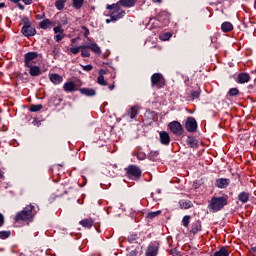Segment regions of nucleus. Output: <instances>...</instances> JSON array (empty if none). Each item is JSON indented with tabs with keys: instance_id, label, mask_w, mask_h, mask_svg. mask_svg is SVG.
<instances>
[{
	"instance_id": "obj_1",
	"label": "nucleus",
	"mask_w": 256,
	"mask_h": 256,
	"mask_svg": "<svg viewBox=\"0 0 256 256\" xmlns=\"http://www.w3.org/2000/svg\"><path fill=\"white\" fill-rule=\"evenodd\" d=\"M43 55L38 52H27L24 54V67L29 69V74L31 77H39L41 75V67L37 66L41 63Z\"/></svg>"
},
{
	"instance_id": "obj_2",
	"label": "nucleus",
	"mask_w": 256,
	"mask_h": 256,
	"mask_svg": "<svg viewBox=\"0 0 256 256\" xmlns=\"http://www.w3.org/2000/svg\"><path fill=\"white\" fill-rule=\"evenodd\" d=\"M37 213H39V206L37 204H29L23 210L16 213L14 220L17 223H21V221L27 224L33 223Z\"/></svg>"
},
{
	"instance_id": "obj_3",
	"label": "nucleus",
	"mask_w": 256,
	"mask_h": 256,
	"mask_svg": "<svg viewBox=\"0 0 256 256\" xmlns=\"http://www.w3.org/2000/svg\"><path fill=\"white\" fill-rule=\"evenodd\" d=\"M106 9L107 11L105 12V15L111 17V21H119V19L125 17V10L121 8L119 3L107 5Z\"/></svg>"
},
{
	"instance_id": "obj_4",
	"label": "nucleus",
	"mask_w": 256,
	"mask_h": 256,
	"mask_svg": "<svg viewBox=\"0 0 256 256\" xmlns=\"http://www.w3.org/2000/svg\"><path fill=\"white\" fill-rule=\"evenodd\" d=\"M228 203L227 197H215L213 196L210 200V203L208 205L210 211L213 213H217L218 211H221L223 207H225Z\"/></svg>"
},
{
	"instance_id": "obj_5",
	"label": "nucleus",
	"mask_w": 256,
	"mask_h": 256,
	"mask_svg": "<svg viewBox=\"0 0 256 256\" xmlns=\"http://www.w3.org/2000/svg\"><path fill=\"white\" fill-rule=\"evenodd\" d=\"M167 85L165 77L161 73H154L151 76V87L153 89H163Z\"/></svg>"
},
{
	"instance_id": "obj_6",
	"label": "nucleus",
	"mask_w": 256,
	"mask_h": 256,
	"mask_svg": "<svg viewBox=\"0 0 256 256\" xmlns=\"http://www.w3.org/2000/svg\"><path fill=\"white\" fill-rule=\"evenodd\" d=\"M24 26L22 27V35L24 37H33L37 35V30L31 26V21L28 20V18L23 20Z\"/></svg>"
},
{
	"instance_id": "obj_7",
	"label": "nucleus",
	"mask_w": 256,
	"mask_h": 256,
	"mask_svg": "<svg viewBox=\"0 0 256 256\" xmlns=\"http://www.w3.org/2000/svg\"><path fill=\"white\" fill-rule=\"evenodd\" d=\"M126 175L129 177V179H134L137 181V179H141V168L135 165H129L127 168H125Z\"/></svg>"
},
{
	"instance_id": "obj_8",
	"label": "nucleus",
	"mask_w": 256,
	"mask_h": 256,
	"mask_svg": "<svg viewBox=\"0 0 256 256\" xmlns=\"http://www.w3.org/2000/svg\"><path fill=\"white\" fill-rule=\"evenodd\" d=\"M168 128L170 129L171 133H173V135H183V125H181V123L178 121L170 122L168 124Z\"/></svg>"
},
{
	"instance_id": "obj_9",
	"label": "nucleus",
	"mask_w": 256,
	"mask_h": 256,
	"mask_svg": "<svg viewBox=\"0 0 256 256\" xmlns=\"http://www.w3.org/2000/svg\"><path fill=\"white\" fill-rule=\"evenodd\" d=\"M185 127L188 133H195V131H197V120L193 117H188Z\"/></svg>"
},
{
	"instance_id": "obj_10",
	"label": "nucleus",
	"mask_w": 256,
	"mask_h": 256,
	"mask_svg": "<svg viewBox=\"0 0 256 256\" xmlns=\"http://www.w3.org/2000/svg\"><path fill=\"white\" fill-rule=\"evenodd\" d=\"M159 140L162 145H169L171 143V136H169L167 131H161L159 133Z\"/></svg>"
},
{
	"instance_id": "obj_11",
	"label": "nucleus",
	"mask_w": 256,
	"mask_h": 256,
	"mask_svg": "<svg viewBox=\"0 0 256 256\" xmlns=\"http://www.w3.org/2000/svg\"><path fill=\"white\" fill-rule=\"evenodd\" d=\"M231 183V180L228 178H219L216 180V187L219 189H227Z\"/></svg>"
},
{
	"instance_id": "obj_12",
	"label": "nucleus",
	"mask_w": 256,
	"mask_h": 256,
	"mask_svg": "<svg viewBox=\"0 0 256 256\" xmlns=\"http://www.w3.org/2000/svg\"><path fill=\"white\" fill-rule=\"evenodd\" d=\"M63 89L66 93H73V91H77V85L73 81L65 82L63 85Z\"/></svg>"
},
{
	"instance_id": "obj_13",
	"label": "nucleus",
	"mask_w": 256,
	"mask_h": 256,
	"mask_svg": "<svg viewBox=\"0 0 256 256\" xmlns=\"http://www.w3.org/2000/svg\"><path fill=\"white\" fill-rule=\"evenodd\" d=\"M249 81H251V76L249 75V73L242 72L237 75V83L243 85L245 83H249Z\"/></svg>"
},
{
	"instance_id": "obj_14",
	"label": "nucleus",
	"mask_w": 256,
	"mask_h": 256,
	"mask_svg": "<svg viewBox=\"0 0 256 256\" xmlns=\"http://www.w3.org/2000/svg\"><path fill=\"white\" fill-rule=\"evenodd\" d=\"M49 80L54 85H61V83H63V76L57 73H52V74H49Z\"/></svg>"
},
{
	"instance_id": "obj_15",
	"label": "nucleus",
	"mask_w": 256,
	"mask_h": 256,
	"mask_svg": "<svg viewBox=\"0 0 256 256\" xmlns=\"http://www.w3.org/2000/svg\"><path fill=\"white\" fill-rule=\"evenodd\" d=\"M159 253V246L155 245V244H150L148 246V248L146 249V256H157V254Z\"/></svg>"
},
{
	"instance_id": "obj_16",
	"label": "nucleus",
	"mask_w": 256,
	"mask_h": 256,
	"mask_svg": "<svg viewBox=\"0 0 256 256\" xmlns=\"http://www.w3.org/2000/svg\"><path fill=\"white\" fill-rule=\"evenodd\" d=\"M157 21L162 23V25L169 24V13L162 11L158 14Z\"/></svg>"
},
{
	"instance_id": "obj_17",
	"label": "nucleus",
	"mask_w": 256,
	"mask_h": 256,
	"mask_svg": "<svg viewBox=\"0 0 256 256\" xmlns=\"http://www.w3.org/2000/svg\"><path fill=\"white\" fill-rule=\"evenodd\" d=\"M40 29H51V27H55V22L50 21L49 19H44L39 23Z\"/></svg>"
},
{
	"instance_id": "obj_18",
	"label": "nucleus",
	"mask_w": 256,
	"mask_h": 256,
	"mask_svg": "<svg viewBox=\"0 0 256 256\" xmlns=\"http://www.w3.org/2000/svg\"><path fill=\"white\" fill-rule=\"evenodd\" d=\"M79 223L82 227H84V229H91L95 221L92 218H86L81 220Z\"/></svg>"
},
{
	"instance_id": "obj_19",
	"label": "nucleus",
	"mask_w": 256,
	"mask_h": 256,
	"mask_svg": "<svg viewBox=\"0 0 256 256\" xmlns=\"http://www.w3.org/2000/svg\"><path fill=\"white\" fill-rule=\"evenodd\" d=\"M80 93L86 95V97H94L96 95L95 89L93 88H80Z\"/></svg>"
},
{
	"instance_id": "obj_20",
	"label": "nucleus",
	"mask_w": 256,
	"mask_h": 256,
	"mask_svg": "<svg viewBox=\"0 0 256 256\" xmlns=\"http://www.w3.org/2000/svg\"><path fill=\"white\" fill-rule=\"evenodd\" d=\"M231 250L227 247H221L218 251L214 252L213 256H229Z\"/></svg>"
},
{
	"instance_id": "obj_21",
	"label": "nucleus",
	"mask_w": 256,
	"mask_h": 256,
	"mask_svg": "<svg viewBox=\"0 0 256 256\" xmlns=\"http://www.w3.org/2000/svg\"><path fill=\"white\" fill-rule=\"evenodd\" d=\"M107 72L105 70H100L99 71V76L97 78V83L99 85H102V86H107V81L105 80V77L103 75H105Z\"/></svg>"
},
{
	"instance_id": "obj_22",
	"label": "nucleus",
	"mask_w": 256,
	"mask_h": 256,
	"mask_svg": "<svg viewBox=\"0 0 256 256\" xmlns=\"http://www.w3.org/2000/svg\"><path fill=\"white\" fill-rule=\"evenodd\" d=\"M221 30L223 33H231L233 31V24L231 22H224L221 25Z\"/></svg>"
},
{
	"instance_id": "obj_23",
	"label": "nucleus",
	"mask_w": 256,
	"mask_h": 256,
	"mask_svg": "<svg viewBox=\"0 0 256 256\" xmlns=\"http://www.w3.org/2000/svg\"><path fill=\"white\" fill-rule=\"evenodd\" d=\"M119 5H122V7H135L136 0H119Z\"/></svg>"
},
{
	"instance_id": "obj_24",
	"label": "nucleus",
	"mask_w": 256,
	"mask_h": 256,
	"mask_svg": "<svg viewBox=\"0 0 256 256\" xmlns=\"http://www.w3.org/2000/svg\"><path fill=\"white\" fill-rule=\"evenodd\" d=\"M199 231H201V222L196 221V222L192 223L190 233H193V235H197V233H199Z\"/></svg>"
},
{
	"instance_id": "obj_25",
	"label": "nucleus",
	"mask_w": 256,
	"mask_h": 256,
	"mask_svg": "<svg viewBox=\"0 0 256 256\" xmlns=\"http://www.w3.org/2000/svg\"><path fill=\"white\" fill-rule=\"evenodd\" d=\"M128 115L129 117H131L132 119H135L137 117V115H139V107L137 105L132 106L129 111H128Z\"/></svg>"
},
{
	"instance_id": "obj_26",
	"label": "nucleus",
	"mask_w": 256,
	"mask_h": 256,
	"mask_svg": "<svg viewBox=\"0 0 256 256\" xmlns=\"http://www.w3.org/2000/svg\"><path fill=\"white\" fill-rule=\"evenodd\" d=\"M249 197H251V194L248 192H241L238 195V201H240V203H247L249 201Z\"/></svg>"
},
{
	"instance_id": "obj_27",
	"label": "nucleus",
	"mask_w": 256,
	"mask_h": 256,
	"mask_svg": "<svg viewBox=\"0 0 256 256\" xmlns=\"http://www.w3.org/2000/svg\"><path fill=\"white\" fill-rule=\"evenodd\" d=\"M65 3H67V0H56V9H58V11H63V9H65Z\"/></svg>"
},
{
	"instance_id": "obj_28",
	"label": "nucleus",
	"mask_w": 256,
	"mask_h": 256,
	"mask_svg": "<svg viewBox=\"0 0 256 256\" xmlns=\"http://www.w3.org/2000/svg\"><path fill=\"white\" fill-rule=\"evenodd\" d=\"M107 171H108V173H109V175H110V177H115V175H117V172H116V170H117V165H108L107 166ZM115 169V170H114Z\"/></svg>"
},
{
	"instance_id": "obj_29",
	"label": "nucleus",
	"mask_w": 256,
	"mask_h": 256,
	"mask_svg": "<svg viewBox=\"0 0 256 256\" xmlns=\"http://www.w3.org/2000/svg\"><path fill=\"white\" fill-rule=\"evenodd\" d=\"M180 209H191L193 207V203L191 201H180L179 202Z\"/></svg>"
},
{
	"instance_id": "obj_30",
	"label": "nucleus",
	"mask_w": 256,
	"mask_h": 256,
	"mask_svg": "<svg viewBox=\"0 0 256 256\" xmlns=\"http://www.w3.org/2000/svg\"><path fill=\"white\" fill-rule=\"evenodd\" d=\"M88 49H90V51H93V53H96V55H101V48L98 47L97 44L88 45Z\"/></svg>"
},
{
	"instance_id": "obj_31",
	"label": "nucleus",
	"mask_w": 256,
	"mask_h": 256,
	"mask_svg": "<svg viewBox=\"0 0 256 256\" xmlns=\"http://www.w3.org/2000/svg\"><path fill=\"white\" fill-rule=\"evenodd\" d=\"M85 3V0H72V5L74 9H81L83 7V4Z\"/></svg>"
},
{
	"instance_id": "obj_32",
	"label": "nucleus",
	"mask_w": 256,
	"mask_h": 256,
	"mask_svg": "<svg viewBox=\"0 0 256 256\" xmlns=\"http://www.w3.org/2000/svg\"><path fill=\"white\" fill-rule=\"evenodd\" d=\"M41 109H43V105L37 104V105H31L29 108V111H31V113H37V111H41Z\"/></svg>"
},
{
	"instance_id": "obj_33",
	"label": "nucleus",
	"mask_w": 256,
	"mask_h": 256,
	"mask_svg": "<svg viewBox=\"0 0 256 256\" xmlns=\"http://www.w3.org/2000/svg\"><path fill=\"white\" fill-rule=\"evenodd\" d=\"M186 143L192 148L197 147V140H195L193 137H188Z\"/></svg>"
},
{
	"instance_id": "obj_34",
	"label": "nucleus",
	"mask_w": 256,
	"mask_h": 256,
	"mask_svg": "<svg viewBox=\"0 0 256 256\" xmlns=\"http://www.w3.org/2000/svg\"><path fill=\"white\" fill-rule=\"evenodd\" d=\"M162 211L161 210H158V211H155V212H149L147 214V219H155V217H159V215H161Z\"/></svg>"
},
{
	"instance_id": "obj_35",
	"label": "nucleus",
	"mask_w": 256,
	"mask_h": 256,
	"mask_svg": "<svg viewBox=\"0 0 256 256\" xmlns=\"http://www.w3.org/2000/svg\"><path fill=\"white\" fill-rule=\"evenodd\" d=\"M191 223V216L186 215L182 219V225L183 227H189V224Z\"/></svg>"
},
{
	"instance_id": "obj_36",
	"label": "nucleus",
	"mask_w": 256,
	"mask_h": 256,
	"mask_svg": "<svg viewBox=\"0 0 256 256\" xmlns=\"http://www.w3.org/2000/svg\"><path fill=\"white\" fill-rule=\"evenodd\" d=\"M11 3H15L20 11H25V6L21 4V0H10Z\"/></svg>"
},
{
	"instance_id": "obj_37",
	"label": "nucleus",
	"mask_w": 256,
	"mask_h": 256,
	"mask_svg": "<svg viewBox=\"0 0 256 256\" xmlns=\"http://www.w3.org/2000/svg\"><path fill=\"white\" fill-rule=\"evenodd\" d=\"M172 34L169 32L163 33L160 35V39L161 41H169V39H171Z\"/></svg>"
},
{
	"instance_id": "obj_38",
	"label": "nucleus",
	"mask_w": 256,
	"mask_h": 256,
	"mask_svg": "<svg viewBox=\"0 0 256 256\" xmlns=\"http://www.w3.org/2000/svg\"><path fill=\"white\" fill-rule=\"evenodd\" d=\"M58 191H60V193L57 194L58 197H63V195H67L65 185H60Z\"/></svg>"
},
{
	"instance_id": "obj_39",
	"label": "nucleus",
	"mask_w": 256,
	"mask_h": 256,
	"mask_svg": "<svg viewBox=\"0 0 256 256\" xmlns=\"http://www.w3.org/2000/svg\"><path fill=\"white\" fill-rule=\"evenodd\" d=\"M54 39H55L56 43H59L60 41H63V39H65V33L62 32V33L56 34L54 36Z\"/></svg>"
},
{
	"instance_id": "obj_40",
	"label": "nucleus",
	"mask_w": 256,
	"mask_h": 256,
	"mask_svg": "<svg viewBox=\"0 0 256 256\" xmlns=\"http://www.w3.org/2000/svg\"><path fill=\"white\" fill-rule=\"evenodd\" d=\"M11 236V231H1L0 239H7Z\"/></svg>"
},
{
	"instance_id": "obj_41",
	"label": "nucleus",
	"mask_w": 256,
	"mask_h": 256,
	"mask_svg": "<svg viewBox=\"0 0 256 256\" xmlns=\"http://www.w3.org/2000/svg\"><path fill=\"white\" fill-rule=\"evenodd\" d=\"M53 31L55 34H59L64 33L65 30H63V26L61 24H58L56 27H54Z\"/></svg>"
},
{
	"instance_id": "obj_42",
	"label": "nucleus",
	"mask_w": 256,
	"mask_h": 256,
	"mask_svg": "<svg viewBox=\"0 0 256 256\" xmlns=\"http://www.w3.org/2000/svg\"><path fill=\"white\" fill-rule=\"evenodd\" d=\"M239 93V89L237 88H231L228 92V95L230 97H236V95Z\"/></svg>"
},
{
	"instance_id": "obj_43",
	"label": "nucleus",
	"mask_w": 256,
	"mask_h": 256,
	"mask_svg": "<svg viewBox=\"0 0 256 256\" xmlns=\"http://www.w3.org/2000/svg\"><path fill=\"white\" fill-rule=\"evenodd\" d=\"M191 97L192 99H199V97H201V90L192 92Z\"/></svg>"
},
{
	"instance_id": "obj_44",
	"label": "nucleus",
	"mask_w": 256,
	"mask_h": 256,
	"mask_svg": "<svg viewBox=\"0 0 256 256\" xmlns=\"http://www.w3.org/2000/svg\"><path fill=\"white\" fill-rule=\"evenodd\" d=\"M70 53H72V55H77L79 53V46L76 47H72L69 49Z\"/></svg>"
},
{
	"instance_id": "obj_45",
	"label": "nucleus",
	"mask_w": 256,
	"mask_h": 256,
	"mask_svg": "<svg viewBox=\"0 0 256 256\" xmlns=\"http://www.w3.org/2000/svg\"><path fill=\"white\" fill-rule=\"evenodd\" d=\"M149 157H150V159H155V158L159 157V151H151L149 153Z\"/></svg>"
},
{
	"instance_id": "obj_46",
	"label": "nucleus",
	"mask_w": 256,
	"mask_h": 256,
	"mask_svg": "<svg viewBox=\"0 0 256 256\" xmlns=\"http://www.w3.org/2000/svg\"><path fill=\"white\" fill-rule=\"evenodd\" d=\"M83 71H93V65L89 64V65H81Z\"/></svg>"
},
{
	"instance_id": "obj_47",
	"label": "nucleus",
	"mask_w": 256,
	"mask_h": 256,
	"mask_svg": "<svg viewBox=\"0 0 256 256\" xmlns=\"http://www.w3.org/2000/svg\"><path fill=\"white\" fill-rule=\"evenodd\" d=\"M81 57H91L89 50H81Z\"/></svg>"
},
{
	"instance_id": "obj_48",
	"label": "nucleus",
	"mask_w": 256,
	"mask_h": 256,
	"mask_svg": "<svg viewBox=\"0 0 256 256\" xmlns=\"http://www.w3.org/2000/svg\"><path fill=\"white\" fill-rule=\"evenodd\" d=\"M46 15L45 12L41 13V14H37L35 16V19H37V21H41L42 19H45Z\"/></svg>"
},
{
	"instance_id": "obj_49",
	"label": "nucleus",
	"mask_w": 256,
	"mask_h": 256,
	"mask_svg": "<svg viewBox=\"0 0 256 256\" xmlns=\"http://www.w3.org/2000/svg\"><path fill=\"white\" fill-rule=\"evenodd\" d=\"M82 30L84 31V37H89V28L82 26Z\"/></svg>"
},
{
	"instance_id": "obj_50",
	"label": "nucleus",
	"mask_w": 256,
	"mask_h": 256,
	"mask_svg": "<svg viewBox=\"0 0 256 256\" xmlns=\"http://www.w3.org/2000/svg\"><path fill=\"white\" fill-rule=\"evenodd\" d=\"M5 225V216L0 213V227H3Z\"/></svg>"
},
{
	"instance_id": "obj_51",
	"label": "nucleus",
	"mask_w": 256,
	"mask_h": 256,
	"mask_svg": "<svg viewBox=\"0 0 256 256\" xmlns=\"http://www.w3.org/2000/svg\"><path fill=\"white\" fill-rule=\"evenodd\" d=\"M78 49H79L80 51H85V50L89 49V46H87V45H81V46H78Z\"/></svg>"
},
{
	"instance_id": "obj_52",
	"label": "nucleus",
	"mask_w": 256,
	"mask_h": 256,
	"mask_svg": "<svg viewBox=\"0 0 256 256\" xmlns=\"http://www.w3.org/2000/svg\"><path fill=\"white\" fill-rule=\"evenodd\" d=\"M136 157H137V159L143 160V159H145V153H138L136 155Z\"/></svg>"
},
{
	"instance_id": "obj_53",
	"label": "nucleus",
	"mask_w": 256,
	"mask_h": 256,
	"mask_svg": "<svg viewBox=\"0 0 256 256\" xmlns=\"http://www.w3.org/2000/svg\"><path fill=\"white\" fill-rule=\"evenodd\" d=\"M22 2L26 5H31L33 3V0H22Z\"/></svg>"
},
{
	"instance_id": "obj_54",
	"label": "nucleus",
	"mask_w": 256,
	"mask_h": 256,
	"mask_svg": "<svg viewBox=\"0 0 256 256\" xmlns=\"http://www.w3.org/2000/svg\"><path fill=\"white\" fill-rule=\"evenodd\" d=\"M137 239V235L130 236L129 241H135Z\"/></svg>"
},
{
	"instance_id": "obj_55",
	"label": "nucleus",
	"mask_w": 256,
	"mask_h": 256,
	"mask_svg": "<svg viewBox=\"0 0 256 256\" xmlns=\"http://www.w3.org/2000/svg\"><path fill=\"white\" fill-rule=\"evenodd\" d=\"M128 256H137V252L136 251H131Z\"/></svg>"
},
{
	"instance_id": "obj_56",
	"label": "nucleus",
	"mask_w": 256,
	"mask_h": 256,
	"mask_svg": "<svg viewBox=\"0 0 256 256\" xmlns=\"http://www.w3.org/2000/svg\"><path fill=\"white\" fill-rule=\"evenodd\" d=\"M4 7H5V3L4 2L0 3V9H3Z\"/></svg>"
},
{
	"instance_id": "obj_57",
	"label": "nucleus",
	"mask_w": 256,
	"mask_h": 256,
	"mask_svg": "<svg viewBox=\"0 0 256 256\" xmlns=\"http://www.w3.org/2000/svg\"><path fill=\"white\" fill-rule=\"evenodd\" d=\"M109 89H110V91H113V89H115V85H110Z\"/></svg>"
},
{
	"instance_id": "obj_58",
	"label": "nucleus",
	"mask_w": 256,
	"mask_h": 256,
	"mask_svg": "<svg viewBox=\"0 0 256 256\" xmlns=\"http://www.w3.org/2000/svg\"><path fill=\"white\" fill-rule=\"evenodd\" d=\"M0 179H5V175H3V172H0Z\"/></svg>"
},
{
	"instance_id": "obj_59",
	"label": "nucleus",
	"mask_w": 256,
	"mask_h": 256,
	"mask_svg": "<svg viewBox=\"0 0 256 256\" xmlns=\"http://www.w3.org/2000/svg\"><path fill=\"white\" fill-rule=\"evenodd\" d=\"M111 22H113V20H111V17L110 19H106V23H111Z\"/></svg>"
},
{
	"instance_id": "obj_60",
	"label": "nucleus",
	"mask_w": 256,
	"mask_h": 256,
	"mask_svg": "<svg viewBox=\"0 0 256 256\" xmlns=\"http://www.w3.org/2000/svg\"><path fill=\"white\" fill-rule=\"evenodd\" d=\"M253 253H256V247L252 248Z\"/></svg>"
},
{
	"instance_id": "obj_61",
	"label": "nucleus",
	"mask_w": 256,
	"mask_h": 256,
	"mask_svg": "<svg viewBox=\"0 0 256 256\" xmlns=\"http://www.w3.org/2000/svg\"><path fill=\"white\" fill-rule=\"evenodd\" d=\"M155 3H161V0H154Z\"/></svg>"
},
{
	"instance_id": "obj_62",
	"label": "nucleus",
	"mask_w": 256,
	"mask_h": 256,
	"mask_svg": "<svg viewBox=\"0 0 256 256\" xmlns=\"http://www.w3.org/2000/svg\"><path fill=\"white\" fill-rule=\"evenodd\" d=\"M71 41H72V43H75V39H72Z\"/></svg>"
}]
</instances>
